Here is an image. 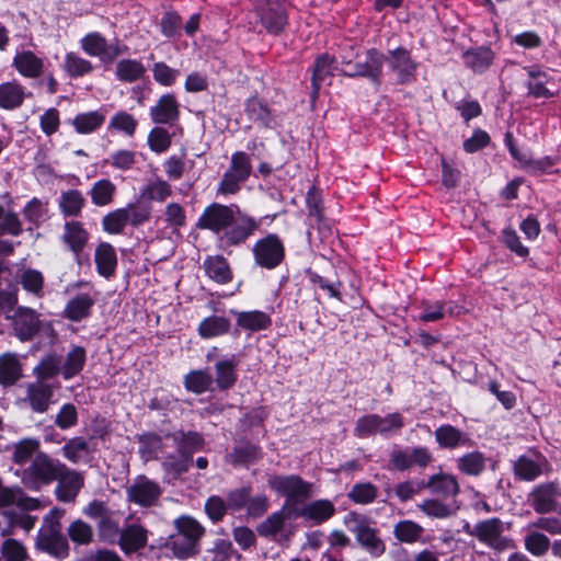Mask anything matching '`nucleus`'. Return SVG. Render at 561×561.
I'll use <instances>...</instances> for the list:
<instances>
[{
    "instance_id": "obj_31",
    "label": "nucleus",
    "mask_w": 561,
    "mask_h": 561,
    "mask_svg": "<svg viewBox=\"0 0 561 561\" xmlns=\"http://www.w3.org/2000/svg\"><path fill=\"white\" fill-rule=\"evenodd\" d=\"M94 261L98 273L110 278L115 274L117 267V255L114 247L107 242H101L94 252Z\"/></svg>"
},
{
    "instance_id": "obj_55",
    "label": "nucleus",
    "mask_w": 561,
    "mask_h": 561,
    "mask_svg": "<svg viewBox=\"0 0 561 561\" xmlns=\"http://www.w3.org/2000/svg\"><path fill=\"white\" fill-rule=\"evenodd\" d=\"M0 547V561H25L27 559L26 548L16 539L3 537Z\"/></svg>"
},
{
    "instance_id": "obj_36",
    "label": "nucleus",
    "mask_w": 561,
    "mask_h": 561,
    "mask_svg": "<svg viewBox=\"0 0 561 561\" xmlns=\"http://www.w3.org/2000/svg\"><path fill=\"white\" fill-rule=\"evenodd\" d=\"M18 283L22 288L37 299H42L45 295V278L41 271L35 268H24L18 274Z\"/></svg>"
},
{
    "instance_id": "obj_38",
    "label": "nucleus",
    "mask_w": 561,
    "mask_h": 561,
    "mask_svg": "<svg viewBox=\"0 0 561 561\" xmlns=\"http://www.w3.org/2000/svg\"><path fill=\"white\" fill-rule=\"evenodd\" d=\"M146 75V67L140 60L125 58L116 62L115 77L118 81L133 83L142 79Z\"/></svg>"
},
{
    "instance_id": "obj_24",
    "label": "nucleus",
    "mask_w": 561,
    "mask_h": 561,
    "mask_svg": "<svg viewBox=\"0 0 561 561\" xmlns=\"http://www.w3.org/2000/svg\"><path fill=\"white\" fill-rule=\"evenodd\" d=\"M94 304L95 297L90 293L78 294L67 301L62 316L70 321L80 322L91 316Z\"/></svg>"
},
{
    "instance_id": "obj_2",
    "label": "nucleus",
    "mask_w": 561,
    "mask_h": 561,
    "mask_svg": "<svg viewBox=\"0 0 561 561\" xmlns=\"http://www.w3.org/2000/svg\"><path fill=\"white\" fill-rule=\"evenodd\" d=\"M64 513V510H51L44 517L36 538L37 549L58 559H65L69 554L68 540L61 533L60 518Z\"/></svg>"
},
{
    "instance_id": "obj_52",
    "label": "nucleus",
    "mask_w": 561,
    "mask_h": 561,
    "mask_svg": "<svg viewBox=\"0 0 561 561\" xmlns=\"http://www.w3.org/2000/svg\"><path fill=\"white\" fill-rule=\"evenodd\" d=\"M61 450L62 456L72 463H78L90 453L88 440L81 436L70 438Z\"/></svg>"
},
{
    "instance_id": "obj_27",
    "label": "nucleus",
    "mask_w": 561,
    "mask_h": 561,
    "mask_svg": "<svg viewBox=\"0 0 561 561\" xmlns=\"http://www.w3.org/2000/svg\"><path fill=\"white\" fill-rule=\"evenodd\" d=\"M425 484L431 493L447 500L456 497L460 492L458 480L455 476L448 473H437L430 477Z\"/></svg>"
},
{
    "instance_id": "obj_30",
    "label": "nucleus",
    "mask_w": 561,
    "mask_h": 561,
    "mask_svg": "<svg viewBox=\"0 0 561 561\" xmlns=\"http://www.w3.org/2000/svg\"><path fill=\"white\" fill-rule=\"evenodd\" d=\"M176 445L180 455H185L193 459V454L202 450L205 444L204 437L197 432L176 431L168 435Z\"/></svg>"
},
{
    "instance_id": "obj_29",
    "label": "nucleus",
    "mask_w": 561,
    "mask_h": 561,
    "mask_svg": "<svg viewBox=\"0 0 561 561\" xmlns=\"http://www.w3.org/2000/svg\"><path fill=\"white\" fill-rule=\"evenodd\" d=\"M147 530L138 524L127 525L122 529L118 545L125 553H133L147 545Z\"/></svg>"
},
{
    "instance_id": "obj_19",
    "label": "nucleus",
    "mask_w": 561,
    "mask_h": 561,
    "mask_svg": "<svg viewBox=\"0 0 561 561\" xmlns=\"http://www.w3.org/2000/svg\"><path fill=\"white\" fill-rule=\"evenodd\" d=\"M26 396L22 399L27 402L35 413H45L53 402L54 387L43 380L28 382L25 387Z\"/></svg>"
},
{
    "instance_id": "obj_47",
    "label": "nucleus",
    "mask_w": 561,
    "mask_h": 561,
    "mask_svg": "<svg viewBox=\"0 0 561 561\" xmlns=\"http://www.w3.org/2000/svg\"><path fill=\"white\" fill-rule=\"evenodd\" d=\"M230 329V321L226 317L210 316L198 325V333L203 339H211L226 334Z\"/></svg>"
},
{
    "instance_id": "obj_35",
    "label": "nucleus",
    "mask_w": 561,
    "mask_h": 561,
    "mask_svg": "<svg viewBox=\"0 0 561 561\" xmlns=\"http://www.w3.org/2000/svg\"><path fill=\"white\" fill-rule=\"evenodd\" d=\"M435 438L442 448L455 449L460 446H468L471 440L460 430L453 425H442L435 431Z\"/></svg>"
},
{
    "instance_id": "obj_21",
    "label": "nucleus",
    "mask_w": 561,
    "mask_h": 561,
    "mask_svg": "<svg viewBox=\"0 0 561 561\" xmlns=\"http://www.w3.org/2000/svg\"><path fill=\"white\" fill-rule=\"evenodd\" d=\"M150 118L158 125H174L180 118V103L172 93L163 94L150 108Z\"/></svg>"
},
{
    "instance_id": "obj_51",
    "label": "nucleus",
    "mask_w": 561,
    "mask_h": 561,
    "mask_svg": "<svg viewBox=\"0 0 561 561\" xmlns=\"http://www.w3.org/2000/svg\"><path fill=\"white\" fill-rule=\"evenodd\" d=\"M245 113L249 118L264 127H270L273 117L267 106L257 98H251L245 103Z\"/></svg>"
},
{
    "instance_id": "obj_16",
    "label": "nucleus",
    "mask_w": 561,
    "mask_h": 561,
    "mask_svg": "<svg viewBox=\"0 0 561 561\" xmlns=\"http://www.w3.org/2000/svg\"><path fill=\"white\" fill-rule=\"evenodd\" d=\"M336 513L335 505L328 499H319L294 507V517H300L311 525H321L331 519Z\"/></svg>"
},
{
    "instance_id": "obj_17",
    "label": "nucleus",
    "mask_w": 561,
    "mask_h": 561,
    "mask_svg": "<svg viewBox=\"0 0 561 561\" xmlns=\"http://www.w3.org/2000/svg\"><path fill=\"white\" fill-rule=\"evenodd\" d=\"M56 481L55 494L57 500L64 503H72L84 485V476L66 466V470L60 471Z\"/></svg>"
},
{
    "instance_id": "obj_10",
    "label": "nucleus",
    "mask_w": 561,
    "mask_h": 561,
    "mask_svg": "<svg viewBox=\"0 0 561 561\" xmlns=\"http://www.w3.org/2000/svg\"><path fill=\"white\" fill-rule=\"evenodd\" d=\"M12 334L21 342L32 341L42 329L41 314L33 308L19 306L8 314Z\"/></svg>"
},
{
    "instance_id": "obj_18",
    "label": "nucleus",
    "mask_w": 561,
    "mask_h": 561,
    "mask_svg": "<svg viewBox=\"0 0 561 561\" xmlns=\"http://www.w3.org/2000/svg\"><path fill=\"white\" fill-rule=\"evenodd\" d=\"M12 67L23 78L35 80L45 75V60L28 49L18 50L12 60Z\"/></svg>"
},
{
    "instance_id": "obj_64",
    "label": "nucleus",
    "mask_w": 561,
    "mask_h": 561,
    "mask_svg": "<svg viewBox=\"0 0 561 561\" xmlns=\"http://www.w3.org/2000/svg\"><path fill=\"white\" fill-rule=\"evenodd\" d=\"M39 448V440L36 438H24L14 445L13 461L24 465Z\"/></svg>"
},
{
    "instance_id": "obj_9",
    "label": "nucleus",
    "mask_w": 561,
    "mask_h": 561,
    "mask_svg": "<svg viewBox=\"0 0 561 561\" xmlns=\"http://www.w3.org/2000/svg\"><path fill=\"white\" fill-rule=\"evenodd\" d=\"M252 253L256 265L266 270H274L285 259V245L277 234L268 233L253 244Z\"/></svg>"
},
{
    "instance_id": "obj_61",
    "label": "nucleus",
    "mask_w": 561,
    "mask_h": 561,
    "mask_svg": "<svg viewBox=\"0 0 561 561\" xmlns=\"http://www.w3.org/2000/svg\"><path fill=\"white\" fill-rule=\"evenodd\" d=\"M192 459L185 455H169L164 458L162 467L169 476L176 479L188 471Z\"/></svg>"
},
{
    "instance_id": "obj_28",
    "label": "nucleus",
    "mask_w": 561,
    "mask_h": 561,
    "mask_svg": "<svg viewBox=\"0 0 561 561\" xmlns=\"http://www.w3.org/2000/svg\"><path fill=\"white\" fill-rule=\"evenodd\" d=\"M494 56L490 47L479 46L463 51L462 60L465 66L474 73H483L492 66Z\"/></svg>"
},
{
    "instance_id": "obj_43",
    "label": "nucleus",
    "mask_w": 561,
    "mask_h": 561,
    "mask_svg": "<svg viewBox=\"0 0 561 561\" xmlns=\"http://www.w3.org/2000/svg\"><path fill=\"white\" fill-rule=\"evenodd\" d=\"M116 185L108 179H101L93 183L89 191L91 202L98 207H104L114 202Z\"/></svg>"
},
{
    "instance_id": "obj_56",
    "label": "nucleus",
    "mask_w": 561,
    "mask_h": 561,
    "mask_svg": "<svg viewBox=\"0 0 561 561\" xmlns=\"http://www.w3.org/2000/svg\"><path fill=\"white\" fill-rule=\"evenodd\" d=\"M67 534L72 542L80 546L90 545L94 536L92 526L82 519L72 522L67 529Z\"/></svg>"
},
{
    "instance_id": "obj_44",
    "label": "nucleus",
    "mask_w": 561,
    "mask_h": 561,
    "mask_svg": "<svg viewBox=\"0 0 561 561\" xmlns=\"http://www.w3.org/2000/svg\"><path fill=\"white\" fill-rule=\"evenodd\" d=\"M262 457L261 448L252 444L236 446L227 454L226 461L233 467L248 466Z\"/></svg>"
},
{
    "instance_id": "obj_50",
    "label": "nucleus",
    "mask_w": 561,
    "mask_h": 561,
    "mask_svg": "<svg viewBox=\"0 0 561 561\" xmlns=\"http://www.w3.org/2000/svg\"><path fill=\"white\" fill-rule=\"evenodd\" d=\"M422 313L417 317L421 322H436L442 320L446 313L454 314L451 307L447 308V304L444 301L423 300L421 302Z\"/></svg>"
},
{
    "instance_id": "obj_46",
    "label": "nucleus",
    "mask_w": 561,
    "mask_h": 561,
    "mask_svg": "<svg viewBox=\"0 0 561 561\" xmlns=\"http://www.w3.org/2000/svg\"><path fill=\"white\" fill-rule=\"evenodd\" d=\"M87 359L85 350L82 346H73L67 354L61 365V375L65 380H69L80 374Z\"/></svg>"
},
{
    "instance_id": "obj_7",
    "label": "nucleus",
    "mask_w": 561,
    "mask_h": 561,
    "mask_svg": "<svg viewBox=\"0 0 561 561\" xmlns=\"http://www.w3.org/2000/svg\"><path fill=\"white\" fill-rule=\"evenodd\" d=\"M382 65L383 55L371 48L364 55H357L355 60L343 59L341 72L347 77H366L374 83H379Z\"/></svg>"
},
{
    "instance_id": "obj_26",
    "label": "nucleus",
    "mask_w": 561,
    "mask_h": 561,
    "mask_svg": "<svg viewBox=\"0 0 561 561\" xmlns=\"http://www.w3.org/2000/svg\"><path fill=\"white\" fill-rule=\"evenodd\" d=\"M337 70L339 67L335 59L330 57L328 54L320 55L316 59L311 78V99L313 101L319 95L321 84L325 81L327 78L334 76Z\"/></svg>"
},
{
    "instance_id": "obj_37",
    "label": "nucleus",
    "mask_w": 561,
    "mask_h": 561,
    "mask_svg": "<svg viewBox=\"0 0 561 561\" xmlns=\"http://www.w3.org/2000/svg\"><path fill=\"white\" fill-rule=\"evenodd\" d=\"M25 88L16 82L10 81L0 84V107L14 110L23 104L26 96Z\"/></svg>"
},
{
    "instance_id": "obj_42",
    "label": "nucleus",
    "mask_w": 561,
    "mask_h": 561,
    "mask_svg": "<svg viewBox=\"0 0 561 561\" xmlns=\"http://www.w3.org/2000/svg\"><path fill=\"white\" fill-rule=\"evenodd\" d=\"M85 203L83 194L75 188L62 192L58 201L60 211L67 217H78Z\"/></svg>"
},
{
    "instance_id": "obj_33",
    "label": "nucleus",
    "mask_w": 561,
    "mask_h": 561,
    "mask_svg": "<svg viewBox=\"0 0 561 561\" xmlns=\"http://www.w3.org/2000/svg\"><path fill=\"white\" fill-rule=\"evenodd\" d=\"M31 510L18 508L5 512L3 515L8 517L9 525L0 529L1 537H9L13 535L14 528H21L25 531H30L34 528L37 516L31 515Z\"/></svg>"
},
{
    "instance_id": "obj_45",
    "label": "nucleus",
    "mask_w": 561,
    "mask_h": 561,
    "mask_svg": "<svg viewBox=\"0 0 561 561\" xmlns=\"http://www.w3.org/2000/svg\"><path fill=\"white\" fill-rule=\"evenodd\" d=\"M21 377V365L15 354H3L0 356V385L9 387L14 385Z\"/></svg>"
},
{
    "instance_id": "obj_8",
    "label": "nucleus",
    "mask_w": 561,
    "mask_h": 561,
    "mask_svg": "<svg viewBox=\"0 0 561 561\" xmlns=\"http://www.w3.org/2000/svg\"><path fill=\"white\" fill-rule=\"evenodd\" d=\"M251 172L250 157L243 151L234 152L230 165L218 185V193L224 195L236 194L239 192L241 184L250 178Z\"/></svg>"
},
{
    "instance_id": "obj_5",
    "label": "nucleus",
    "mask_w": 561,
    "mask_h": 561,
    "mask_svg": "<svg viewBox=\"0 0 561 561\" xmlns=\"http://www.w3.org/2000/svg\"><path fill=\"white\" fill-rule=\"evenodd\" d=\"M403 426V416L398 412L385 416L367 414L357 420L354 435L359 438H367L377 434L389 436L400 432Z\"/></svg>"
},
{
    "instance_id": "obj_54",
    "label": "nucleus",
    "mask_w": 561,
    "mask_h": 561,
    "mask_svg": "<svg viewBox=\"0 0 561 561\" xmlns=\"http://www.w3.org/2000/svg\"><path fill=\"white\" fill-rule=\"evenodd\" d=\"M127 225L128 214L124 207L110 211L102 218V227L110 234L122 233Z\"/></svg>"
},
{
    "instance_id": "obj_57",
    "label": "nucleus",
    "mask_w": 561,
    "mask_h": 561,
    "mask_svg": "<svg viewBox=\"0 0 561 561\" xmlns=\"http://www.w3.org/2000/svg\"><path fill=\"white\" fill-rule=\"evenodd\" d=\"M378 496V489L370 482H360L352 486L348 492V499L356 504L367 505L373 503Z\"/></svg>"
},
{
    "instance_id": "obj_6",
    "label": "nucleus",
    "mask_w": 561,
    "mask_h": 561,
    "mask_svg": "<svg viewBox=\"0 0 561 561\" xmlns=\"http://www.w3.org/2000/svg\"><path fill=\"white\" fill-rule=\"evenodd\" d=\"M465 528L470 536L495 551L502 552L514 547V541L503 535L505 529L500 518L493 517L479 522L472 529L469 525Z\"/></svg>"
},
{
    "instance_id": "obj_63",
    "label": "nucleus",
    "mask_w": 561,
    "mask_h": 561,
    "mask_svg": "<svg viewBox=\"0 0 561 561\" xmlns=\"http://www.w3.org/2000/svg\"><path fill=\"white\" fill-rule=\"evenodd\" d=\"M172 142L171 134L163 127H153L148 135V146L156 153L165 152Z\"/></svg>"
},
{
    "instance_id": "obj_1",
    "label": "nucleus",
    "mask_w": 561,
    "mask_h": 561,
    "mask_svg": "<svg viewBox=\"0 0 561 561\" xmlns=\"http://www.w3.org/2000/svg\"><path fill=\"white\" fill-rule=\"evenodd\" d=\"M261 224V219L241 213L238 206L213 203L204 209L196 226L214 232L221 247L230 248L245 243Z\"/></svg>"
},
{
    "instance_id": "obj_25",
    "label": "nucleus",
    "mask_w": 561,
    "mask_h": 561,
    "mask_svg": "<svg viewBox=\"0 0 561 561\" xmlns=\"http://www.w3.org/2000/svg\"><path fill=\"white\" fill-rule=\"evenodd\" d=\"M547 463V459L540 454H535L534 457L523 455L514 462V473L520 480L533 481L543 472Z\"/></svg>"
},
{
    "instance_id": "obj_15",
    "label": "nucleus",
    "mask_w": 561,
    "mask_h": 561,
    "mask_svg": "<svg viewBox=\"0 0 561 561\" xmlns=\"http://www.w3.org/2000/svg\"><path fill=\"white\" fill-rule=\"evenodd\" d=\"M559 499H561V488L556 482L538 484L529 493L530 505L538 514L556 512Z\"/></svg>"
},
{
    "instance_id": "obj_12",
    "label": "nucleus",
    "mask_w": 561,
    "mask_h": 561,
    "mask_svg": "<svg viewBox=\"0 0 561 561\" xmlns=\"http://www.w3.org/2000/svg\"><path fill=\"white\" fill-rule=\"evenodd\" d=\"M390 70L396 75L397 83L411 84L416 80L419 62L415 61L411 53L404 47H398L389 50L388 56H383Z\"/></svg>"
},
{
    "instance_id": "obj_4",
    "label": "nucleus",
    "mask_w": 561,
    "mask_h": 561,
    "mask_svg": "<svg viewBox=\"0 0 561 561\" xmlns=\"http://www.w3.org/2000/svg\"><path fill=\"white\" fill-rule=\"evenodd\" d=\"M345 527L355 535L358 545L374 557H379L385 552V543L378 537L377 530L370 526L366 516L350 512L344 516Z\"/></svg>"
},
{
    "instance_id": "obj_40",
    "label": "nucleus",
    "mask_w": 561,
    "mask_h": 561,
    "mask_svg": "<svg viewBox=\"0 0 561 561\" xmlns=\"http://www.w3.org/2000/svg\"><path fill=\"white\" fill-rule=\"evenodd\" d=\"M237 325L243 330L256 332L266 330L271 324V317L260 310L236 312Z\"/></svg>"
},
{
    "instance_id": "obj_13",
    "label": "nucleus",
    "mask_w": 561,
    "mask_h": 561,
    "mask_svg": "<svg viewBox=\"0 0 561 561\" xmlns=\"http://www.w3.org/2000/svg\"><path fill=\"white\" fill-rule=\"evenodd\" d=\"M267 484L272 490L286 496L288 500L308 499L312 490V484L306 482L297 474L270 476Z\"/></svg>"
},
{
    "instance_id": "obj_3",
    "label": "nucleus",
    "mask_w": 561,
    "mask_h": 561,
    "mask_svg": "<svg viewBox=\"0 0 561 561\" xmlns=\"http://www.w3.org/2000/svg\"><path fill=\"white\" fill-rule=\"evenodd\" d=\"M61 470H66L65 463L45 453H38L23 470L22 482L26 488L37 491L56 481Z\"/></svg>"
},
{
    "instance_id": "obj_32",
    "label": "nucleus",
    "mask_w": 561,
    "mask_h": 561,
    "mask_svg": "<svg viewBox=\"0 0 561 561\" xmlns=\"http://www.w3.org/2000/svg\"><path fill=\"white\" fill-rule=\"evenodd\" d=\"M239 358L231 355L229 358L219 359L215 364L216 383L220 390H227L234 386L238 375Z\"/></svg>"
},
{
    "instance_id": "obj_14",
    "label": "nucleus",
    "mask_w": 561,
    "mask_h": 561,
    "mask_svg": "<svg viewBox=\"0 0 561 561\" xmlns=\"http://www.w3.org/2000/svg\"><path fill=\"white\" fill-rule=\"evenodd\" d=\"M126 492L130 502L148 507L158 502L162 489L158 482L148 479L146 476H138Z\"/></svg>"
},
{
    "instance_id": "obj_53",
    "label": "nucleus",
    "mask_w": 561,
    "mask_h": 561,
    "mask_svg": "<svg viewBox=\"0 0 561 561\" xmlns=\"http://www.w3.org/2000/svg\"><path fill=\"white\" fill-rule=\"evenodd\" d=\"M36 380H46L54 378L61 371V359L57 354H48L34 368Z\"/></svg>"
},
{
    "instance_id": "obj_34",
    "label": "nucleus",
    "mask_w": 561,
    "mask_h": 561,
    "mask_svg": "<svg viewBox=\"0 0 561 561\" xmlns=\"http://www.w3.org/2000/svg\"><path fill=\"white\" fill-rule=\"evenodd\" d=\"M105 113L101 110L77 114L71 125L78 134L88 135L96 131L105 123Z\"/></svg>"
},
{
    "instance_id": "obj_48",
    "label": "nucleus",
    "mask_w": 561,
    "mask_h": 561,
    "mask_svg": "<svg viewBox=\"0 0 561 561\" xmlns=\"http://www.w3.org/2000/svg\"><path fill=\"white\" fill-rule=\"evenodd\" d=\"M527 534L524 537L525 549L535 557L545 556L550 549V539L538 529H527Z\"/></svg>"
},
{
    "instance_id": "obj_20",
    "label": "nucleus",
    "mask_w": 561,
    "mask_h": 561,
    "mask_svg": "<svg viewBox=\"0 0 561 561\" xmlns=\"http://www.w3.org/2000/svg\"><path fill=\"white\" fill-rule=\"evenodd\" d=\"M433 457L426 447L412 449H394L390 456V463L398 470H407L414 466L426 467Z\"/></svg>"
},
{
    "instance_id": "obj_60",
    "label": "nucleus",
    "mask_w": 561,
    "mask_h": 561,
    "mask_svg": "<svg viewBox=\"0 0 561 561\" xmlns=\"http://www.w3.org/2000/svg\"><path fill=\"white\" fill-rule=\"evenodd\" d=\"M121 533L118 522L114 519L112 513L98 522V535L101 541L117 543Z\"/></svg>"
},
{
    "instance_id": "obj_62",
    "label": "nucleus",
    "mask_w": 561,
    "mask_h": 561,
    "mask_svg": "<svg viewBox=\"0 0 561 561\" xmlns=\"http://www.w3.org/2000/svg\"><path fill=\"white\" fill-rule=\"evenodd\" d=\"M175 526L180 535L197 542L205 533L204 527L194 518L182 516L175 520Z\"/></svg>"
},
{
    "instance_id": "obj_49",
    "label": "nucleus",
    "mask_w": 561,
    "mask_h": 561,
    "mask_svg": "<svg viewBox=\"0 0 561 561\" xmlns=\"http://www.w3.org/2000/svg\"><path fill=\"white\" fill-rule=\"evenodd\" d=\"M213 377L207 370H192L184 377V386L186 390L202 394L210 389Z\"/></svg>"
},
{
    "instance_id": "obj_23",
    "label": "nucleus",
    "mask_w": 561,
    "mask_h": 561,
    "mask_svg": "<svg viewBox=\"0 0 561 561\" xmlns=\"http://www.w3.org/2000/svg\"><path fill=\"white\" fill-rule=\"evenodd\" d=\"M60 238L64 244H66L76 256H79L88 244L90 234L82 222L70 220L65 222Z\"/></svg>"
},
{
    "instance_id": "obj_39",
    "label": "nucleus",
    "mask_w": 561,
    "mask_h": 561,
    "mask_svg": "<svg viewBox=\"0 0 561 561\" xmlns=\"http://www.w3.org/2000/svg\"><path fill=\"white\" fill-rule=\"evenodd\" d=\"M207 276L218 284H227L232 279L228 261L221 255L208 256L204 261Z\"/></svg>"
},
{
    "instance_id": "obj_58",
    "label": "nucleus",
    "mask_w": 561,
    "mask_h": 561,
    "mask_svg": "<svg viewBox=\"0 0 561 561\" xmlns=\"http://www.w3.org/2000/svg\"><path fill=\"white\" fill-rule=\"evenodd\" d=\"M393 534L400 541L411 543L421 538L423 527L413 520H400L394 525Z\"/></svg>"
},
{
    "instance_id": "obj_22",
    "label": "nucleus",
    "mask_w": 561,
    "mask_h": 561,
    "mask_svg": "<svg viewBox=\"0 0 561 561\" xmlns=\"http://www.w3.org/2000/svg\"><path fill=\"white\" fill-rule=\"evenodd\" d=\"M294 517V506L286 503L282 510L272 513L256 527V531L261 537L275 539L283 534L287 519Z\"/></svg>"
},
{
    "instance_id": "obj_41",
    "label": "nucleus",
    "mask_w": 561,
    "mask_h": 561,
    "mask_svg": "<svg viewBox=\"0 0 561 561\" xmlns=\"http://www.w3.org/2000/svg\"><path fill=\"white\" fill-rule=\"evenodd\" d=\"M486 461L488 458L483 453L474 450L457 458L456 467L466 476L478 477L485 470Z\"/></svg>"
},
{
    "instance_id": "obj_11",
    "label": "nucleus",
    "mask_w": 561,
    "mask_h": 561,
    "mask_svg": "<svg viewBox=\"0 0 561 561\" xmlns=\"http://www.w3.org/2000/svg\"><path fill=\"white\" fill-rule=\"evenodd\" d=\"M253 2L263 27L270 34H279L287 24L285 0H253Z\"/></svg>"
},
{
    "instance_id": "obj_59",
    "label": "nucleus",
    "mask_w": 561,
    "mask_h": 561,
    "mask_svg": "<svg viewBox=\"0 0 561 561\" xmlns=\"http://www.w3.org/2000/svg\"><path fill=\"white\" fill-rule=\"evenodd\" d=\"M65 70L71 78L83 77L93 70V65L88 59L76 53H68L65 57Z\"/></svg>"
}]
</instances>
